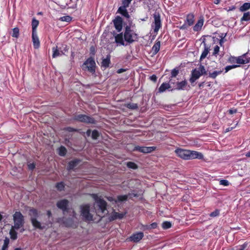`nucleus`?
I'll use <instances>...</instances> for the list:
<instances>
[{
	"label": "nucleus",
	"instance_id": "f257e3e1",
	"mask_svg": "<svg viewBox=\"0 0 250 250\" xmlns=\"http://www.w3.org/2000/svg\"><path fill=\"white\" fill-rule=\"evenodd\" d=\"M95 202L93 206L84 205L81 208V216L86 221H97L104 216L106 212V204L97 195H93Z\"/></svg>",
	"mask_w": 250,
	"mask_h": 250
},
{
	"label": "nucleus",
	"instance_id": "f03ea898",
	"mask_svg": "<svg viewBox=\"0 0 250 250\" xmlns=\"http://www.w3.org/2000/svg\"><path fill=\"white\" fill-rule=\"evenodd\" d=\"M14 225L11 227L9 234L12 239H17V232L16 230L21 229L22 232L24 230L23 226L24 224V218L22 214L19 211H16L13 215Z\"/></svg>",
	"mask_w": 250,
	"mask_h": 250
},
{
	"label": "nucleus",
	"instance_id": "7ed1b4c3",
	"mask_svg": "<svg viewBox=\"0 0 250 250\" xmlns=\"http://www.w3.org/2000/svg\"><path fill=\"white\" fill-rule=\"evenodd\" d=\"M175 152L178 157L185 160L196 158L201 159L203 158L201 153L195 151L177 148L175 150Z\"/></svg>",
	"mask_w": 250,
	"mask_h": 250
},
{
	"label": "nucleus",
	"instance_id": "20e7f679",
	"mask_svg": "<svg viewBox=\"0 0 250 250\" xmlns=\"http://www.w3.org/2000/svg\"><path fill=\"white\" fill-rule=\"evenodd\" d=\"M82 68L84 70H88L92 73H94L95 71L96 63L94 60L90 58L83 64Z\"/></svg>",
	"mask_w": 250,
	"mask_h": 250
},
{
	"label": "nucleus",
	"instance_id": "39448f33",
	"mask_svg": "<svg viewBox=\"0 0 250 250\" xmlns=\"http://www.w3.org/2000/svg\"><path fill=\"white\" fill-rule=\"evenodd\" d=\"M229 61L231 63L236 62L238 64H245L250 62V59L247 58V54H245L238 57H231Z\"/></svg>",
	"mask_w": 250,
	"mask_h": 250
},
{
	"label": "nucleus",
	"instance_id": "423d86ee",
	"mask_svg": "<svg viewBox=\"0 0 250 250\" xmlns=\"http://www.w3.org/2000/svg\"><path fill=\"white\" fill-rule=\"evenodd\" d=\"M124 37L126 41L132 42L136 40L137 35L131 30L129 27H126Z\"/></svg>",
	"mask_w": 250,
	"mask_h": 250
},
{
	"label": "nucleus",
	"instance_id": "0eeeda50",
	"mask_svg": "<svg viewBox=\"0 0 250 250\" xmlns=\"http://www.w3.org/2000/svg\"><path fill=\"white\" fill-rule=\"evenodd\" d=\"M205 72V69L203 66H201L198 69H195L192 72V75L190 79V81L191 82H194L196 79L199 78L201 74H203Z\"/></svg>",
	"mask_w": 250,
	"mask_h": 250
},
{
	"label": "nucleus",
	"instance_id": "6e6552de",
	"mask_svg": "<svg viewBox=\"0 0 250 250\" xmlns=\"http://www.w3.org/2000/svg\"><path fill=\"white\" fill-rule=\"evenodd\" d=\"M75 119L80 122L87 123H94V120L87 116L82 114H77L75 115Z\"/></svg>",
	"mask_w": 250,
	"mask_h": 250
},
{
	"label": "nucleus",
	"instance_id": "1a4fd4ad",
	"mask_svg": "<svg viewBox=\"0 0 250 250\" xmlns=\"http://www.w3.org/2000/svg\"><path fill=\"white\" fill-rule=\"evenodd\" d=\"M194 16L192 14H189L187 16L186 23L180 27V29H186L188 26L191 25L194 23Z\"/></svg>",
	"mask_w": 250,
	"mask_h": 250
},
{
	"label": "nucleus",
	"instance_id": "9d476101",
	"mask_svg": "<svg viewBox=\"0 0 250 250\" xmlns=\"http://www.w3.org/2000/svg\"><path fill=\"white\" fill-rule=\"evenodd\" d=\"M154 31L157 32L161 27V21L160 15L158 13H155L154 15Z\"/></svg>",
	"mask_w": 250,
	"mask_h": 250
},
{
	"label": "nucleus",
	"instance_id": "9b49d317",
	"mask_svg": "<svg viewBox=\"0 0 250 250\" xmlns=\"http://www.w3.org/2000/svg\"><path fill=\"white\" fill-rule=\"evenodd\" d=\"M155 147H140L139 146H136L134 150H138L140 152L146 153H149L153 151H154L155 149Z\"/></svg>",
	"mask_w": 250,
	"mask_h": 250
},
{
	"label": "nucleus",
	"instance_id": "f8f14e48",
	"mask_svg": "<svg viewBox=\"0 0 250 250\" xmlns=\"http://www.w3.org/2000/svg\"><path fill=\"white\" fill-rule=\"evenodd\" d=\"M32 40L34 48H39L40 45V42L37 33H32Z\"/></svg>",
	"mask_w": 250,
	"mask_h": 250
},
{
	"label": "nucleus",
	"instance_id": "ddd939ff",
	"mask_svg": "<svg viewBox=\"0 0 250 250\" xmlns=\"http://www.w3.org/2000/svg\"><path fill=\"white\" fill-rule=\"evenodd\" d=\"M144 236V234L143 232H139L136 234H135L131 236L130 238L126 239L127 241H131L134 242H139L140 240L142 239Z\"/></svg>",
	"mask_w": 250,
	"mask_h": 250
},
{
	"label": "nucleus",
	"instance_id": "4468645a",
	"mask_svg": "<svg viewBox=\"0 0 250 250\" xmlns=\"http://www.w3.org/2000/svg\"><path fill=\"white\" fill-rule=\"evenodd\" d=\"M122 19L120 17H117L114 21V23L116 29L120 31L122 28Z\"/></svg>",
	"mask_w": 250,
	"mask_h": 250
},
{
	"label": "nucleus",
	"instance_id": "2eb2a0df",
	"mask_svg": "<svg viewBox=\"0 0 250 250\" xmlns=\"http://www.w3.org/2000/svg\"><path fill=\"white\" fill-rule=\"evenodd\" d=\"M31 221L32 224V225L37 228L39 229H43L44 227L42 226L41 223L39 222L36 218L31 217Z\"/></svg>",
	"mask_w": 250,
	"mask_h": 250
},
{
	"label": "nucleus",
	"instance_id": "dca6fc26",
	"mask_svg": "<svg viewBox=\"0 0 250 250\" xmlns=\"http://www.w3.org/2000/svg\"><path fill=\"white\" fill-rule=\"evenodd\" d=\"M80 161L78 160H74L69 162L67 168L69 169H72L76 167L79 164Z\"/></svg>",
	"mask_w": 250,
	"mask_h": 250
},
{
	"label": "nucleus",
	"instance_id": "f3484780",
	"mask_svg": "<svg viewBox=\"0 0 250 250\" xmlns=\"http://www.w3.org/2000/svg\"><path fill=\"white\" fill-rule=\"evenodd\" d=\"M68 204V201L66 200H62L59 201L58 204V207L62 209H65Z\"/></svg>",
	"mask_w": 250,
	"mask_h": 250
},
{
	"label": "nucleus",
	"instance_id": "a211bd4d",
	"mask_svg": "<svg viewBox=\"0 0 250 250\" xmlns=\"http://www.w3.org/2000/svg\"><path fill=\"white\" fill-rule=\"evenodd\" d=\"M39 21L36 20L35 19H33L32 21V33H37V28L39 25Z\"/></svg>",
	"mask_w": 250,
	"mask_h": 250
},
{
	"label": "nucleus",
	"instance_id": "6ab92c4d",
	"mask_svg": "<svg viewBox=\"0 0 250 250\" xmlns=\"http://www.w3.org/2000/svg\"><path fill=\"white\" fill-rule=\"evenodd\" d=\"M204 21L203 19H200L198 22L196 24V25L194 27V30L195 31H198L201 29L202 26L203 25Z\"/></svg>",
	"mask_w": 250,
	"mask_h": 250
},
{
	"label": "nucleus",
	"instance_id": "aec40b11",
	"mask_svg": "<svg viewBox=\"0 0 250 250\" xmlns=\"http://www.w3.org/2000/svg\"><path fill=\"white\" fill-rule=\"evenodd\" d=\"M115 41L117 43H120L122 45H124V41L122 34H118L115 37Z\"/></svg>",
	"mask_w": 250,
	"mask_h": 250
},
{
	"label": "nucleus",
	"instance_id": "412c9836",
	"mask_svg": "<svg viewBox=\"0 0 250 250\" xmlns=\"http://www.w3.org/2000/svg\"><path fill=\"white\" fill-rule=\"evenodd\" d=\"M160 42H157L153 46L152 48V52H153V54H156L158 51L160 49Z\"/></svg>",
	"mask_w": 250,
	"mask_h": 250
},
{
	"label": "nucleus",
	"instance_id": "4be33fe9",
	"mask_svg": "<svg viewBox=\"0 0 250 250\" xmlns=\"http://www.w3.org/2000/svg\"><path fill=\"white\" fill-rule=\"evenodd\" d=\"M126 7H124V6H121L120 7L119 9H118V11L121 13L123 15H124V16L127 17V18H128L129 17V15L127 12V11L126 10Z\"/></svg>",
	"mask_w": 250,
	"mask_h": 250
},
{
	"label": "nucleus",
	"instance_id": "5701e85b",
	"mask_svg": "<svg viewBox=\"0 0 250 250\" xmlns=\"http://www.w3.org/2000/svg\"><path fill=\"white\" fill-rule=\"evenodd\" d=\"M110 63V58L108 56L106 58L103 60L102 62V66L104 67H107L109 66Z\"/></svg>",
	"mask_w": 250,
	"mask_h": 250
},
{
	"label": "nucleus",
	"instance_id": "b1692460",
	"mask_svg": "<svg viewBox=\"0 0 250 250\" xmlns=\"http://www.w3.org/2000/svg\"><path fill=\"white\" fill-rule=\"evenodd\" d=\"M186 85V82L182 81L181 82H178L176 83L175 89H183Z\"/></svg>",
	"mask_w": 250,
	"mask_h": 250
},
{
	"label": "nucleus",
	"instance_id": "393cba45",
	"mask_svg": "<svg viewBox=\"0 0 250 250\" xmlns=\"http://www.w3.org/2000/svg\"><path fill=\"white\" fill-rule=\"evenodd\" d=\"M170 87V84L167 83H163L159 89L160 92H164L167 89H168Z\"/></svg>",
	"mask_w": 250,
	"mask_h": 250
},
{
	"label": "nucleus",
	"instance_id": "a878e982",
	"mask_svg": "<svg viewBox=\"0 0 250 250\" xmlns=\"http://www.w3.org/2000/svg\"><path fill=\"white\" fill-rule=\"evenodd\" d=\"M53 54L52 55L53 58H56L62 55V51H60L57 48H53Z\"/></svg>",
	"mask_w": 250,
	"mask_h": 250
},
{
	"label": "nucleus",
	"instance_id": "bb28decb",
	"mask_svg": "<svg viewBox=\"0 0 250 250\" xmlns=\"http://www.w3.org/2000/svg\"><path fill=\"white\" fill-rule=\"evenodd\" d=\"M124 216L123 213H119L116 212H113L112 216V219L114 220L117 218H122Z\"/></svg>",
	"mask_w": 250,
	"mask_h": 250
},
{
	"label": "nucleus",
	"instance_id": "cd10ccee",
	"mask_svg": "<svg viewBox=\"0 0 250 250\" xmlns=\"http://www.w3.org/2000/svg\"><path fill=\"white\" fill-rule=\"evenodd\" d=\"M250 8V3H245L240 8V10L242 12L246 11Z\"/></svg>",
	"mask_w": 250,
	"mask_h": 250
},
{
	"label": "nucleus",
	"instance_id": "c85d7f7f",
	"mask_svg": "<svg viewBox=\"0 0 250 250\" xmlns=\"http://www.w3.org/2000/svg\"><path fill=\"white\" fill-rule=\"evenodd\" d=\"M12 37L18 38L19 36V29L18 28L16 27L13 29Z\"/></svg>",
	"mask_w": 250,
	"mask_h": 250
},
{
	"label": "nucleus",
	"instance_id": "c756f323",
	"mask_svg": "<svg viewBox=\"0 0 250 250\" xmlns=\"http://www.w3.org/2000/svg\"><path fill=\"white\" fill-rule=\"evenodd\" d=\"M208 52H209L208 48L205 46V50L201 55V60H202V59L205 58Z\"/></svg>",
	"mask_w": 250,
	"mask_h": 250
},
{
	"label": "nucleus",
	"instance_id": "7c9ffc66",
	"mask_svg": "<svg viewBox=\"0 0 250 250\" xmlns=\"http://www.w3.org/2000/svg\"><path fill=\"white\" fill-rule=\"evenodd\" d=\"M250 20V14L249 12L245 13L241 19V21H247Z\"/></svg>",
	"mask_w": 250,
	"mask_h": 250
},
{
	"label": "nucleus",
	"instance_id": "2f4dec72",
	"mask_svg": "<svg viewBox=\"0 0 250 250\" xmlns=\"http://www.w3.org/2000/svg\"><path fill=\"white\" fill-rule=\"evenodd\" d=\"M171 227V224L169 222L166 221L162 224V228L164 229H169Z\"/></svg>",
	"mask_w": 250,
	"mask_h": 250
},
{
	"label": "nucleus",
	"instance_id": "473e14b6",
	"mask_svg": "<svg viewBox=\"0 0 250 250\" xmlns=\"http://www.w3.org/2000/svg\"><path fill=\"white\" fill-rule=\"evenodd\" d=\"M77 0H70V1L71 2H70L68 4V5L69 6L70 8H74L76 7V1Z\"/></svg>",
	"mask_w": 250,
	"mask_h": 250
},
{
	"label": "nucleus",
	"instance_id": "72a5a7b5",
	"mask_svg": "<svg viewBox=\"0 0 250 250\" xmlns=\"http://www.w3.org/2000/svg\"><path fill=\"white\" fill-rule=\"evenodd\" d=\"M178 74V70L174 69L171 72V78L170 80V82L174 84V83H172L171 81L172 80V78L175 77L177 74Z\"/></svg>",
	"mask_w": 250,
	"mask_h": 250
},
{
	"label": "nucleus",
	"instance_id": "f704fd0d",
	"mask_svg": "<svg viewBox=\"0 0 250 250\" xmlns=\"http://www.w3.org/2000/svg\"><path fill=\"white\" fill-rule=\"evenodd\" d=\"M66 152V150L65 147H61L59 148V154L62 156H63L65 154Z\"/></svg>",
	"mask_w": 250,
	"mask_h": 250
},
{
	"label": "nucleus",
	"instance_id": "c9c22d12",
	"mask_svg": "<svg viewBox=\"0 0 250 250\" xmlns=\"http://www.w3.org/2000/svg\"><path fill=\"white\" fill-rule=\"evenodd\" d=\"M60 20L62 21L69 22L71 20V18L70 16H66L61 18Z\"/></svg>",
	"mask_w": 250,
	"mask_h": 250
},
{
	"label": "nucleus",
	"instance_id": "e433bc0d",
	"mask_svg": "<svg viewBox=\"0 0 250 250\" xmlns=\"http://www.w3.org/2000/svg\"><path fill=\"white\" fill-rule=\"evenodd\" d=\"M127 165L129 167L133 169H136L137 167V165L133 162H128Z\"/></svg>",
	"mask_w": 250,
	"mask_h": 250
},
{
	"label": "nucleus",
	"instance_id": "4c0bfd02",
	"mask_svg": "<svg viewBox=\"0 0 250 250\" xmlns=\"http://www.w3.org/2000/svg\"><path fill=\"white\" fill-rule=\"evenodd\" d=\"M127 198V195L119 196H118V201L120 202L125 201Z\"/></svg>",
	"mask_w": 250,
	"mask_h": 250
},
{
	"label": "nucleus",
	"instance_id": "58836bf2",
	"mask_svg": "<svg viewBox=\"0 0 250 250\" xmlns=\"http://www.w3.org/2000/svg\"><path fill=\"white\" fill-rule=\"evenodd\" d=\"M127 107L130 109H136L137 107V105L136 104L130 103L128 104Z\"/></svg>",
	"mask_w": 250,
	"mask_h": 250
},
{
	"label": "nucleus",
	"instance_id": "ea45409f",
	"mask_svg": "<svg viewBox=\"0 0 250 250\" xmlns=\"http://www.w3.org/2000/svg\"><path fill=\"white\" fill-rule=\"evenodd\" d=\"M221 72H222L221 71H214L212 73H210L209 76L211 78H215L217 76V75L220 74L221 73Z\"/></svg>",
	"mask_w": 250,
	"mask_h": 250
},
{
	"label": "nucleus",
	"instance_id": "a19ab883",
	"mask_svg": "<svg viewBox=\"0 0 250 250\" xmlns=\"http://www.w3.org/2000/svg\"><path fill=\"white\" fill-rule=\"evenodd\" d=\"M131 0H123L122 3L123 6L125 7H128Z\"/></svg>",
	"mask_w": 250,
	"mask_h": 250
},
{
	"label": "nucleus",
	"instance_id": "79ce46f5",
	"mask_svg": "<svg viewBox=\"0 0 250 250\" xmlns=\"http://www.w3.org/2000/svg\"><path fill=\"white\" fill-rule=\"evenodd\" d=\"M99 135V133L97 131L94 130L92 133V137L94 139H97Z\"/></svg>",
	"mask_w": 250,
	"mask_h": 250
},
{
	"label": "nucleus",
	"instance_id": "37998d69",
	"mask_svg": "<svg viewBox=\"0 0 250 250\" xmlns=\"http://www.w3.org/2000/svg\"><path fill=\"white\" fill-rule=\"evenodd\" d=\"M219 210H216L210 214V216L212 217H214L218 216L219 215Z\"/></svg>",
	"mask_w": 250,
	"mask_h": 250
},
{
	"label": "nucleus",
	"instance_id": "c03bdc74",
	"mask_svg": "<svg viewBox=\"0 0 250 250\" xmlns=\"http://www.w3.org/2000/svg\"><path fill=\"white\" fill-rule=\"evenodd\" d=\"M29 214L31 216H33L32 217H34L33 216H36L37 214V211L36 210L34 209H31L29 212Z\"/></svg>",
	"mask_w": 250,
	"mask_h": 250
},
{
	"label": "nucleus",
	"instance_id": "a18cd8bd",
	"mask_svg": "<svg viewBox=\"0 0 250 250\" xmlns=\"http://www.w3.org/2000/svg\"><path fill=\"white\" fill-rule=\"evenodd\" d=\"M238 66H239V65H232V66H228L225 68L226 72H227L228 71H229V70H230L232 68H236Z\"/></svg>",
	"mask_w": 250,
	"mask_h": 250
},
{
	"label": "nucleus",
	"instance_id": "49530a36",
	"mask_svg": "<svg viewBox=\"0 0 250 250\" xmlns=\"http://www.w3.org/2000/svg\"><path fill=\"white\" fill-rule=\"evenodd\" d=\"M219 51V47L218 46L216 45L214 47V51L213 53V55L216 56L218 54Z\"/></svg>",
	"mask_w": 250,
	"mask_h": 250
},
{
	"label": "nucleus",
	"instance_id": "de8ad7c7",
	"mask_svg": "<svg viewBox=\"0 0 250 250\" xmlns=\"http://www.w3.org/2000/svg\"><path fill=\"white\" fill-rule=\"evenodd\" d=\"M220 183L221 185H224V186H227L229 184V182L228 181L225 180H221Z\"/></svg>",
	"mask_w": 250,
	"mask_h": 250
},
{
	"label": "nucleus",
	"instance_id": "09e8293b",
	"mask_svg": "<svg viewBox=\"0 0 250 250\" xmlns=\"http://www.w3.org/2000/svg\"><path fill=\"white\" fill-rule=\"evenodd\" d=\"M64 186L62 183H59L57 185V188L58 189L60 190H62V188H63Z\"/></svg>",
	"mask_w": 250,
	"mask_h": 250
},
{
	"label": "nucleus",
	"instance_id": "8fccbe9b",
	"mask_svg": "<svg viewBox=\"0 0 250 250\" xmlns=\"http://www.w3.org/2000/svg\"><path fill=\"white\" fill-rule=\"evenodd\" d=\"M228 111H229V114H233L236 113L237 112V110L236 109H229Z\"/></svg>",
	"mask_w": 250,
	"mask_h": 250
},
{
	"label": "nucleus",
	"instance_id": "3c124183",
	"mask_svg": "<svg viewBox=\"0 0 250 250\" xmlns=\"http://www.w3.org/2000/svg\"><path fill=\"white\" fill-rule=\"evenodd\" d=\"M157 227V224L155 223H152L149 226V229H154Z\"/></svg>",
	"mask_w": 250,
	"mask_h": 250
},
{
	"label": "nucleus",
	"instance_id": "603ef678",
	"mask_svg": "<svg viewBox=\"0 0 250 250\" xmlns=\"http://www.w3.org/2000/svg\"><path fill=\"white\" fill-rule=\"evenodd\" d=\"M28 166L29 168L30 169H33L35 167V165L33 163L29 164Z\"/></svg>",
	"mask_w": 250,
	"mask_h": 250
},
{
	"label": "nucleus",
	"instance_id": "864d4df0",
	"mask_svg": "<svg viewBox=\"0 0 250 250\" xmlns=\"http://www.w3.org/2000/svg\"><path fill=\"white\" fill-rule=\"evenodd\" d=\"M9 239L7 238H6L4 240V245H7L8 246V245L9 244Z\"/></svg>",
	"mask_w": 250,
	"mask_h": 250
},
{
	"label": "nucleus",
	"instance_id": "5fc2aeb1",
	"mask_svg": "<svg viewBox=\"0 0 250 250\" xmlns=\"http://www.w3.org/2000/svg\"><path fill=\"white\" fill-rule=\"evenodd\" d=\"M150 79L151 80L154 81V82H155L156 81V79H157V77L155 75H152L151 77H150Z\"/></svg>",
	"mask_w": 250,
	"mask_h": 250
},
{
	"label": "nucleus",
	"instance_id": "6e6d98bb",
	"mask_svg": "<svg viewBox=\"0 0 250 250\" xmlns=\"http://www.w3.org/2000/svg\"><path fill=\"white\" fill-rule=\"evenodd\" d=\"M107 199L110 201H114L115 203H116L117 202V200H115V199H113L112 197H108Z\"/></svg>",
	"mask_w": 250,
	"mask_h": 250
},
{
	"label": "nucleus",
	"instance_id": "4d7b16f0",
	"mask_svg": "<svg viewBox=\"0 0 250 250\" xmlns=\"http://www.w3.org/2000/svg\"><path fill=\"white\" fill-rule=\"evenodd\" d=\"M125 71V69H119L117 71V73H121Z\"/></svg>",
	"mask_w": 250,
	"mask_h": 250
},
{
	"label": "nucleus",
	"instance_id": "13d9d810",
	"mask_svg": "<svg viewBox=\"0 0 250 250\" xmlns=\"http://www.w3.org/2000/svg\"><path fill=\"white\" fill-rule=\"evenodd\" d=\"M7 248V245H3V246L2 248V250H6Z\"/></svg>",
	"mask_w": 250,
	"mask_h": 250
},
{
	"label": "nucleus",
	"instance_id": "bf43d9fd",
	"mask_svg": "<svg viewBox=\"0 0 250 250\" xmlns=\"http://www.w3.org/2000/svg\"><path fill=\"white\" fill-rule=\"evenodd\" d=\"M90 134H91V131L90 130H87V132H86V135L88 136H89L90 135Z\"/></svg>",
	"mask_w": 250,
	"mask_h": 250
},
{
	"label": "nucleus",
	"instance_id": "052dcab7",
	"mask_svg": "<svg viewBox=\"0 0 250 250\" xmlns=\"http://www.w3.org/2000/svg\"><path fill=\"white\" fill-rule=\"evenodd\" d=\"M246 156L248 157H250V151L248 152L246 154Z\"/></svg>",
	"mask_w": 250,
	"mask_h": 250
},
{
	"label": "nucleus",
	"instance_id": "680f3d73",
	"mask_svg": "<svg viewBox=\"0 0 250 250\" xmlns=\"http://www.w3.org/2000/svg\"><path fill=\"white\" fill-rule=\"evenodd\" d=\"M2 219V216L0 214V221H1Z\"/></svg>",
	"mask_w": 250,
	"mask_h": 250
},
{
	"label": "nucleus",
	"instance_id": "e2e57ef3",
	"mask_svg": "<svg viewBox=\"0 0 250 250\" xmlns=\"http://www.w3.org/2000/svg\"><path fill=\"white\" fill-rule=\"evenodd\" d=\"M72 213H73V217H75V215H76V214L75 213V212L73 211H72Z\"/></svg>",
	"mask_w": 250,
	"mask_h": 250
},
{
	"label": "nucleus",
	"instance_id": "0e129e2a",
	"mask_svg": "<svg viewBox=\"0 0 250 250\" xmlns=\"http://www.w3.org/2000/svg\"><path fill=\"white\" fill-rule=\"evenodd\" d=\"M222 42H223V41H222V40H221V41H220V45H221V44H222Z\"/></svg>",
	"mask_w": 250,
	"mask_h": 250
},
{
	"label": "nucleus",
	"instance_id": "69168bd1",
	"mask_svg": "<svg viewBox=\"0 0 250 250\" xmlns=\"http://www.w3.org/2000/svg\"><path fill=\"white\" fill-rule=\"evenodd\" d=\"M246 246L245 245H243L242 246V249H243V250L245 249Z\"/></svg>",
	"mask_w": 250,
	"mask_h": 250
},
{
	"label": "nucleus",
	"instance_id": "338daca9",
	"mask_svg": "<svg viewBox=\"0 0 250 250\" xmlns=\"http://www.w3.org/2000/svg\"><path fill=\"white\" fill-rule=\"evenodd\" d=\"M230 130L229 128H228L227 130H226V132H228V131H229Z\"/></svg>",
	"mask_w": 250,
	"mask_h": 250
},
{
	"label": "nucleus",
	"instance_id": "774afa93",
	"mask_svg": "<svg viewBox=\"0 0 250 250\" xmlns=\"http://www.w3.org/2000/svg\"><path fill=\"white\" fill-rule=\"evenodd\" d=\"M15 250H20V249L18 248V249H16Z\"/></svg>",
	"mask_w": 250,
	"mask_h": 250
}]
</instances>
